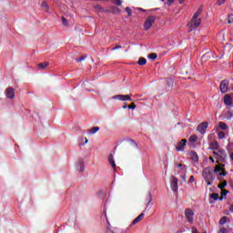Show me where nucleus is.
Instances as JSON below:
<instances>
[{
  "mask_svg": "<svg viewBox=\"0 0 233 233\" xmlns=\"http://www.w3.org/2000/svg\"><path fill=\"white\" fill-rule=\"evenodd\" d=\"M202 13L203 9L198 8V11L193 15L191 21L187 23V26L190 28L189 32L196 30V28H198L199 25H201V19H199V16Z\"/></svg>",
  "mask_w": 233,
  "mask_h": 233,
  "instance_id": "nucleus-1",
  "label": "nucleus"
},
{
  "mask_svg": "<svg viewBox=\"0 0 233 233\" xmlns=\"http://www.w3.org/2000/svg\"><path fill=\"white\" fill-rule=\"evenodd\" d=\"M202 176L208 185V187H210L212 183H214V179H216V176H214V171H212V168L209 167H206L203 172Z\"/></svg>",
  "mask_w": 233,
  "mask_h": 233,
  "instance_id": "nucleus-2",
  "label": "nucleus"
},
{
  "mask_svg": "<svg viewBox=\"0 0 233 233\" xmlns=\"http://www.w3.org/2000/svg\"><path fill=\"white\" fill-rule=\"evenodd\" d=\"M156 15L148 16L144 23V30H150V28H152V25L156 23Z\"/></svg>",
  "mask_w": 233,
  "mask_h": 233,
  "instance_id": "nucleus-3",
  "label": "nucleus"
},
{
  "mask_svg": "<svg viewBox=\"0 0 233 233\" xmlns=\"http://www.w3.org/2000/svg\"><path fill=\"white\" fill-rule=\"evenodd\" d=\"M227 151L224 149H218V157H216V163H227Z\"/></svg>",
  "mask_w": 233,
  "mask_h": 233,
  "instance_id": "nucleus-4",
  "label": "nucleus"
},
{
  "mask_svg": "<svg viewBox=\"0 0 233 233\" xmlns=\"http://www.w3.org/2000/svg\"><path fill=\"white\" fill-rule=\"evenodd\" d=\"M112 99H117L118 101H132V95H116L112 96Z\"/></svg>",
  "mask_w": 233,
  "mask_h": 233,
  "instance_id": "nucleus-5",
  "label": "nucleus"
},
{
  "mask_svg": "<svg viewBox=\"0 0 233 233\" xmlns=\"http://www.w3.org/2000/svg\"><path fill=\"white\" fill-rule=\"evenodd\" d=\"M208 128V122H202L197 127L198 132L200 134H207V129Z\"/></svg>",
  "mask_w": 233,
  "mask_h": 233,
  "instance_id": "nucleus-6",
  "label": "nucleus"
},
{
  "mask_svg": "<svg viewBox=\"0 0 233 233\" xmlns=\"http://www.w3.org/2000/svg\"><path fill=\"white\" fill-rule=\"evenodd\" d=\"M185 216H186L188 223L194 222V211L191 208H187L185 210Z\"/></svg>",
  "mask_w": 233,
  "mask_h": 233,
  "instance_id": "nucleus-7",
  "label": "nucleus"
},
{
  "mask_svg": "<svg viewBox=\"0 0 233 233\" xmlns=\"http://www.w3.org/2000/svg\"><path fill=\"white\" fill-rule=\"evenodd\" d=\"M220 92L227 94L228 92V80H222L220 83Z\"/></svg>",
  "mask_w": 233,
  "mask_h": 233,
  "instance_id": "nucleus-8",
  "label": "nucleus"
},
{
  "mask_svg": "<svg viewBox=\"0 0 233 233\" xmlns=\"http://www.w3.org/2000/svg\"><path fill=\"white\" fill-rule=\"evenodd\" d=\"M171 182H170V187H171V188H172V190H173V192H177V190H178V187H177V177H174V176H172L171 177Z\"/></svg>",
  "mask_w": 233,
  "mask_h": 233,
  "instance_id": "nucleus-9",
  "label": "nucleus"
},
{
  "mask_svg": "<svg viewBox=\"0 0 233 233\" xmlns=\"http://www.w3.org/2000/svg\"><path fill=\"white\" fill-rule=\"evenodd\" d=\"M185 147H187V139H182L180 142L177 145V152H183L185 150Z\"/></svg>",
  "mask_w": 233,
  "mask_h": 233,
  "instance_id": "nucleus-10",
  "label": "nucleus"
},
{
  "mask_svg": "<svg viewBox=\"0 0 233 233\" xmlns=\"http://www.w3.org/2000/svg\"><path fill=\"white\" fill-rule=\"evenodd\" d=\"M5 96L8 97V99H14V97H15V91L13 87H8L5 90Z\"/></svg>",
  "mask_w": 233,
  "mask_h": 233,
  "instance_id": "nucleus-11",
  "label": "nucleus"
},
{
  "mask_svg": "<svg viewBox=\"0 0 233 233\" xmlns=\"http://www.w3.org/2000/svg\"><path fill=\"white\" fill-rule=\"evenodd\" d=\"M107 14H121V9L116 5H112L107 9Z\"/></svg>",
  "mask_w": 233,
  "mask_h": 233,
  "instance_id": "nucleus-12",
  "label": "nucleus"
},
{
  "mask_svg": "<svg viewBox=\"0 0 233 233\" xmlns=\"http://www.w3.org/2000/svg\"><path fill=\"white\" fill-rule=\"evenodd\" d=\"M145 219V213H141L139 216H137L131 223V225H137V223H139V221H143Z\"/></svg>",
  "mask_w": 233,
  "mask_h": 233,
  "instance_id": "nucleus-13",
  "label": "nucleus"
},
{
  "mask_svg": "<svg viewBox=\"0 0 233 233\" xmlns=\"http://www.w3.org/2000/svg\"><path fill=\"white\" fill-rule=\"evenodd\" d=\"M76 169L79 172H85V162L83 160H78V163L76 165Z\"/></svg>",
  "mask_w": 233,
  "mask_h": 233,
  "instance_id": "nucleus-14",
  "label": "nucleus"
},
{
  "mask_svg": "<svg viewBox=\"0 0 233 233\" xmlns=\"http://www.w3.org/2000/svg\"><path fill=\"white\" fill-rule=\"evenodd\" d=\"M108 162L111 165L112 168L116 169V160L114 159V155L109 154L107 157Z\"/></svg>",
  "mask_w": 233,
  "mask_h": 233,
  "instance_id": "nucleus-15",
  "label": "nucleus"
},
{
  "mask_svg": "<svg viewBox=\"0 0 233 233\" xmlns=\"http://www.w3.org/2000/svg\"><path fill=\"white\" fill-rule=\"evenodd\" d=\"M95 10H97V12H101L102 14H108V9L97 5L95 6Z\"/></svg>",
  "mask_w": 233,
  "mask_h": 233,
  "instance_id": "nucleus-16",
  "label": "nucleus"
},
{
  "mask_svg": "<svg viewBox=\"0 0 233 233\" xmlns=\"http://www.w3.org/2000/svg\"><path fill=\"white\" fill-rule=\"evenodd\" d=\"M189 156H190L192 161H195V162L199 161V157L198 156V153H196L195 151H191L189 153Z\"/></svg>",
  "mask_w": 233,
  "mask_h": 233,
  "instance_id": "nucleus-17",
  "label": "nucleus"
},
{
  "mask_svg": "<svg viewBox=\"0 0 233 233\" xmlns=\"http://www.w3.org/2000/svg\"><path fill=\"white\" fill-rule=\"evenodd\" d=\"M180 168H182V172H184V174L187 172V166L183 164H175V170H179Z\"/></svg>",
  "mask_w": 233,
  "mask_h": 233,
  "instance_id": "nucleus-18",
  "label": "nucleus"
},
{
  "mask_svg": "<svg viewBox=\"0 0 233 233\" xmlns=\"http://www.w3.org/2000/svg\"><path fill=\"white\" fill-rule=\"evenodd\" d=\"M218 166H215V169H214V171H213V174H216V173H218V172H221V170L224 169V168L221 167H225V165L219 164V163H218Z\"/></svg>",
  "mask_w": 233,
  "mask_h": 233,
  "instance_id": "nucleus-19",
  "label": "nucleus"
},
{
  "mask_svg": "<svg viewBox=\"0 0 233 233\" xmlns=\"http://www.w3.org/2000/svg\"><path fill=\"white\" fill-rule=\"evenodd\" d=\"M227 171L225 170V168L224 169H222L221 171H220V173H218V176H217V178L218 179V181H221V177H225V176H227Z\"/></svg>",
  "mask_w": 233,
  "mask_h": 233,
  "instance_id": "nucleus-20",
  "label": "nucleus"
},
{
  "mask_svg": "<svg viewBox=\"0 0 233 233\" xmlns=\"http://www.w3.org/2000/svg\"><path fill=\"white\" fill-rule=\"evenodd\" d=\"M211 150H219V144L218 141H214L210 144Z\"/></svg>",
  "mask_w": 233,
  "mask_h": 233,
  "instance_id": "nucleus-21",
  "label": "nucleus"
},
{
  "mask_svg": "<svg viewBox=\"0 0 233 233\" xmlns=\"http://www.w3.org/2000/svg\"><path fill=\"white\" fill-rule=\"evenodd\" d=\"M49 65L50 64L48 62L40 63L38 64V70H45V68H46V66Z\"/></svg>",
  "mask_w": 233,
  "mask_h": 233,
  "instance_id": "nucleus-22",
  "label": "nucleus"
},
{
  "mask_svg": "<svg viewBox=\"0 0 233 233\" xmlns=\"http://www.w3.org/2000/svg\"><path fill=\"white\" fill-rule=\"evenodd\" d=\"M137 63L140 66H145V65H147V59L145 57H140Z\"/></svg>",
  "mask_w": 233,
  "mask_h": 233,
  "instance_id": "nucleus-23",
  "label": "nucleus"
},
{
  "mask_svg": "<svg viewBox=\"0 0 233 233\" xmlns=\"http://www.w3.org/2000/svg\"><path fill=\"white\" fill-rule=\"evenodd\" d=\"M96 132H99V127H94L91 129H89V134L94 135Z\"/></svg>",
  "mask_w": 233,
  "mask_h": 233,
  "instance_id": "nucleus-24",
  "label": "nucleus"
},
{
  "mask_svg": "<svg viewBox=\"0 0 233 233\" xmlns=\"http://www.w3.org/2000/svg\"><path fill=\"white\" fill-rule=\"evenodd\" d=\"M146 201L147 203V207H148L150 205V203L152 202V195H150V193H148L146 197Z\"/></svg>",
  "mask_w": 233,
  "mask_h": 233,
  "instance_id": "nucleus-25",
  "label": "nucleus"
},
{
  "mask_svg": "<svg viewBox=\"0 0 233 233\" xmlns=\"http://www.w3.org/2000/svg\"><path fill=\"white\" fill-rule=\"evenodd\" d=\"M211 56V53H206L204 56H202V61H207L208 59H210Z\"/></svg>",
  "mask_w": 233,
  "mask_h": 233,
  "instance_id": "nucleus-26",
  "label": "nucleus"
},
{
  "mask_svg": "<svg viewBox=\"0 0 233 233\" xmlns=\"http://www.w3.org/2000/svg\"><path fill=\"white\" fill-rule=\"evenodd\" d=\"M167 85L169 86V88H172V86H174V80L172 78H167Z\"/></svg>",
  "mask_w": 233,
  "mask_h": 233,
  "instance_id": "nucleus-27",
  "label": "nucleus"
},
{
  "mask_svg": "<svg viewBox=\"0 0 233 233\" xmlns=\"http://www.w3.org/2000/svg\"><path fill=\"white\" fill-rule=\"evenodd\" d=\"M218 127L219 128H221V130H227L228 128L227 124L225 122H219Z\"/></svg>",
  "mask_w": 233,
  "mask_h": 233,
  "instance_id": "nucleus-28",
  "label": "nucleus"
},
{
  "mask_svg": "<svg viewBox=\"0 0 233 233\" xmlns=\"http://www.w3.org/2000/svg\"><path fill=\"white\" fill-rule=\"evenodd\" d=\"M210 198H211V199H214V201H218V199H219V194H218V193H212V194L210 195Z\"/></svg>",
  "mask_w": 233,
  "mask_h": 233,
  "instance_id": "nucleus-29",
  "label": "nucleus"
},
{
  "mask_svg": "<svg viewBox=\"0 0 233 233\" xmlns=\"http://www.w3.org/2000/svg\"><path fill=\"white\" fill-rule=\"evenodd\" d=\"M226 117H227V119H232V117H233V110H228L226 113Z\"/></svg>",
  "mask_w": 233,
  "mask_h": 233,
  "instance_id": "nucleus-30",
  "label": "nucleus"
},
{
  "mask_svg": "<svg viewBox=\"0 0 233 233\" xmlns=\"http://www.w3.org/2000/svg\"><path fill=\"white\" fill-rule=\"evenodd\" d=\"M41 6L45 9V12H48V4L46 2H42Z\"/></svg>",
  "mask_w": 233,
  "mask_h": 233,
  "instance_id": "nucleus-31",
  "label": "nucleus"
},
{
  "mask_svg": "<svg viewBox=\"0 0 233 233\" xmlns=\"http://www.w3.org/2000/svg\"><path fill=\"white\" fill-rule=\"evenodd\" d=\"M196 141H198V136L193 135L189 137V142L190 143H196Z\"/></svg>",
  "mask_w": 233,
  "mask_h": 233,
  "instance_id": "nucleus-32",
  "label": "nucleus"
},
{
  "mask_svg": "<svg viewBox=\"0 0 233 233\" xmlns=\"http://www.w3.org/2000/svg\"><path fill=\"white\" fill-rule=\"evenodd\" d=\"M225 187H227V180H224L221 184L218 185V188H220V190H224Z\"/></svg>",
  "mask_w": 233,
  "mask_h": 233,
  "instance_id": "nucleus-33",
  "label": "nucleus"
},
{
  "mask_svg": "<svg viewBox=\"0 0 233 233\" xmlns=\"http://www.w3.org/2000/svg\"><path fill=\"white\" fill-rule=\"evenodd\" d=\"M116 6L123 5V0H111Z\"/></svg>",
  "mask_w": 233,
  "mask_h": 233,
  "instance_id": "nucleus-34",
  "label": "nucleus"
},
{
  "mask_svg": "<svg viewBox=\"0 0 233 233\" xmlns=\"http://www.w3.org/2000/svg\"><path fill=\"white\" fill-rule=\"evenodd\" d=\"M228 194V190L223 189L221 193V198H219L220 201H223V196H227Z\"/></svg>",
  "mask_w": 233,
  "mask_h": 233,
  "instance_id": "nucleus-35",
  "label": "nucleus"
},
{
  "mask_svg": "<svg viewBox=\"0 0 233 233\" xmlns=\"http://www.w3.org/2000/svg\"><path fill=\"white\" fill-rule=\"evenodd\" d=\"M148 58L149 59H157V54H156V53H151V54H149L148 55Z\"/></svg>",
  "mask_w": 233,
  "mask_h": 233,
  "instance_id": "nucleus-36",
  "label": "nucleus"
},
{
  "mask_svg": "<svg viewBox=\"0 0 233 233\" xmlns=\"http://www.w3.org/2000/svg\"><path fill=\"white\" fill-rule=\"evenodd\" d=\"M218 223L219 225H225L227 223V217H222Z\"/></svg>",
  "mask_w": 233,
  "mask_h": 233,
  "instance_id": "nucleus-37",
  "label": "nucleus"
},
{
  "mask_svg": "<svg viewBox=\"0 0 233 233\" xmlns=\"http://www.w3.org/2000/svg\"><path fill=\"white\" fill-rule=\"evenodd\" d=\"M125 11L127 12L128 17L132 15V9H130V7H126Z\"/></svg>",
  "mask_w": 233,
  "mask_h": 233,
  "instance_id": "nucleus-38",
  "label": "nucleus"
},
{
  "mask_svg": "<svg viewBox=\"0 0 233 233\" xmlns=\"http://www.w3.org/2000/svg\"><path fill=\"white\" fill-rule=\"evenodd\" d=\"M228 24L232 25L233 24V15H229L228 17Z\"/></svg>",
  "mask_w": 233,
  "mask_h": 233,
  "instance_id": "nucleus-39",
  "label": "nucleus"
},
{
  "mask_svg": "<svg viewBox=\"0 0 233 233\" xmlns=\"http://www.w3.org/2000/svg\"><path fill=\"white\" fill-rule=\"evenodd\" d=\"M218 139H225V132L223 131L218 132Z\"/></svg>",
  "mask_w": 233,
  "mask_h": 233,
  "instance_id": "nucleus-40",
  "label": "nucleus"
},
{
  "mask_svg": "<svg viewBox=\"0 0 233 233\" xmlns=\"http://www.w3.org/2000/svg\"><path fill=\"white\" fill-rule=\"evenodd\" d=\"M127 108L129 110H134V108H136V104L135 103H131L130 105L127 106Z\"/></svg>",
  "mask_w": 233,
  "mask_h": 233,
  "instance_id": "nucleus-41",
  "label": "nucleus"
},
{
  "mask_svg": "<svg viewBox=\"0 0 233 233\" xmlns=\"http://www.w3.org/2000/svg\"><path fill=\"white\" fill-rule=\"evenodd\" d=\"M176 0H167V2L165 4L167 5V6H172L173 3L175 2Z\"/></svg>",
  "mask_w": 233,
  "mask_h": 233,
  "instance_id": "nucleus-42",
  "label": "nucleus"
},
{
  "mask_svg": "<svg viewBox=\"0 0 233 233\" xmlns=\"http://www.w3.org/2000/svg\"><path fill=\"white\" fill-rule=\"evenodd\" d=\"M62 23H63L64 26H67V25H68V21L65 17H62Z\"/></svg>",
  "mask_w": 233,
  "mask_h": 233,
  "instance_id": "nucleus-43",
  "label": "nucleus"
},
{
  "mask_svg": "<svg viewBox=\"0 0 233 233\" xmlns=\"http://www.w3.org/2000/svg\"><path fill=\"white\" fill-rule=\"evenodd\" d=\"M225 1L227 0H218L217 5H218V6H221V5H224Z\"/></svg>",
  "mask_w": 233,
  "mask_h": 233,
  "instance_id": "nucleus-44",
  "label": "nucleus"
},
{
  "mask_svg": "<svg viewBox=\"0 0 233 233\" xmlns=\"http://www.w3.org/2000/svg\"><path fill=\"white\" fill-rule=\"evenodd\" d=\"M81 61H85V56H81L79 58H76L77 63H81Z\"/></svg>",
  "mask_w": 233,
  "mask_h": 233,
  "instance_id": "nucleus-45",
  "label": "nucleus"
},
{
  "mask_svg": "<svg viewBox=\"0 0 233 233\" xmlns=\"http://www.w3.org/2000/svg\"><path fill=\"white\" fill-rule=\"evenodd\" d=\"M213 156H216V157H218V156H219V149H218L217 151H213Z\"/></svg>",
  "mask_w": 233,
  "mask_h": 233,
  "instance_id": "nucleus-46",
  "label": "nucleus"
},
{
  "mask_svg": "<svg viewBox=\"0 0 233 233\" xmlns=\"http://www.w3.org/2000/svg\"><path fill=\"white\" fill-rule=\"evenodd\" d=\"M119 48H122V46H116L111 50H119Z\"/></svg>",
  "mask_w": 233,
  "mask_h": 233,
  "instance_id": "nucleus-47",
  "label": "nucleus"
},
{
  "mask_svg": "<svg viewBox=\"0 0 233 233\" xmlns=\"http://www.w3.org/2000/svg\"><path fill=\"white\" fill-rule=\"evenodd\" d=\"M192 233H198V229L196 228H192ZM202 233H207V231H204Z\"/></svg>",
  "mask_w": 233,
  "mask_h": 233,
  "instance_id": "nucleus-48",
  "label": "nucleus"
},
{
  "mask_svg": "<svg viewBox=\"0 0 233 233\" xmlns=\"http://www.w3.org/2000/svg\"><path fill=\"white\" fill-rule=\"evenodd\" d=\"M194 181H195L194 176H191L189 177V183H194Z\"/></svg>",
  "mask_w": 233,
  "mask_h": 233,
  "instance_id": "nucleus-49",
  "label": "nucleus"
},
{
  "mask_svg": "<svg viewBox=\"0 0 233 233\" xmlns=\"http://www.w3.org/2000/svg\"><path fill=\"white\" fill-rule=\"evenodd\" d=\"M219 233H227V228H222L219 231Z\"/></svg>",
  "mask_w": 233,
  "mask_h": 233,
  "instance_id": "nucleus-50",
  "label": "nucleus"
},
{
  "mask_svg": "<svg viewBox=\"0 0 233 233\" xmlns=\"http://www.w3.org/2000/svg\"><path fill=\"white\" fill-rule=\"evenodd\" d=\"M132 145H134L135 148H137V144L134 142V140H131Z\"/></svg>",
  "mask_w": 233,
  "mask_h": 233,
  "instance_id": "nucleus-51",
  "label": "nucleus"
},
{
  "mask_svg": "<svg viewBox=\"0 0 233 233\" xmlns=\"http://www.w3.org/2000/svg\"><path fill=\"white\" fill-rule=\"evenodd\" d=\"M137 10H139V12H147V10L141 8V7H138Z\"/></svg>",
  "mask_w": 233,
  "mask_h": 233,
  "instance_id": "nucleus-52",
  "label": "nucleus"
},
{
  "mask_svg": "<svg viewBox=\"0 0 233 233\" xmlns=\"http://www.w3.org/2000/svg\"><path fill=\"white\" fill-rule=\"evenodd\" d=\"M181 172H184V171H183V167H180V168H179V170L177 171V174H181Z\"/></svg>",
  "mask_w": 233,
  "mask_h": 233,
  "instance_id": "nucleus-53",
  "label": "nucleus"
},
{
  "mask_svg": "<svg viewBox=\"0 0 233 233\" xmlns=\"http://www.w3.org/2000/svg\"><path fill=\"white\" fill-rule=\"evenodd\" d=\"M157 10H159V8L150 9L149 12H156Z\"/></svg>",
  "mask_w": 233,
  "mask_h": 233,
  "instance_id": "nucleus-54",
  "label": "nucleus"
},
{
  "mask_svg": "<svg viewBox=\"0 0 233 233\" xmlns=\"http://www.w3.org/2000/svg\"><path fill=\"white\" fill-rule=\"evenodd\" d=\"M179 5H183L185 3V0H178Z\"/></svg>",
  "mask_w": 233,
  "mask_h": 233,
  "instance_id": "nucleus-55",
  "label": "nucleus"
},
{
  "mask_svg": "<svg viewBox=\"0 0 233 233\" xmlns=\"http://www.w3.org/2000/svg\"><path fill=\"white\" fill-rule=\"evenodd\" d=\"M209 161H211V163H214V157H209Z\"/></svg>",
  "mask_w": 233,
  "mask_h": 233,
  "instance_id": "nucleus-56",
  "label": "nucleus"
},
{
  "mask_svg": "<svg viewBox=\"0 0 233 233\" xmlns=\"http://www.w3.org/2000/svg\"><path fill=\"white\" fill-rule=\"evenodd\" d=\"M230 159L233 161V152L230 154Z\"/></svg>",
  "mask_w": 233,
  "mask_h": 233,
  "instance_id": "nucleus-57",
  "label": "nucleus"
},
{
  "mask_svg": "<svg viewBox=\"0 0 233 233\" xmlns=\"http://www.w3.org/2000/svg\"><path fill=\"white\" fill-rule=\"evenodd\" d=\"M123 108H128V106H127V105L123 106Z\"/></svg>",
  "mask_w": 233,
  "mask_h": 233,
  "instance_id": "nucleus-58",
  "label": "nucleus"
},
{
  "mask_svg": "<svg viewBox=\"0 0 233 233\" xmlns=\"http://www.w3.org/2000/svg\"><path fill=\"white\" fill-rule=\"evenodd\" d=\"M107 228H108V230H112V229H110V224H108V227H107Z\"/></svg>",
  "mask_w": 233,
  "mask_h": 233,
  "instance_id": "nucleus-59",
  "label": "nucleus"
},
{
  "mask_svg": "<svg viewBox=\"0 0 233 233\" xmlns=\"http://www.w3.org/2000/svg\"><path fill=\"white\" fill-rule=\"evenodd\" d=\"M86 143H88V139L87 138H86Z\"/></svg>",
  "mask_w": 233,
  "mask_h": 233,
  "instance_id": "nucleus-60",
  "label": "nucleus"
}]
</instances>
